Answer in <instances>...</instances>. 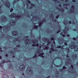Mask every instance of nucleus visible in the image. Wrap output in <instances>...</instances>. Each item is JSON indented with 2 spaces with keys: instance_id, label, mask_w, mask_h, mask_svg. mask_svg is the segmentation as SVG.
Listing matches in <instances>:
<instances>
[{
  "instance_id": "1",
  "label": "nucleus",
  "mask_w": 78,
  "mask_h": 78,
  "mask_svg": "<svg viewBox=\"0 0 78 78\" xmlns=\"http://www.w3.org/2000/svg\"><path fill=\"white\" fill-rule=\"evenodd\" d=\"M3 28V31H9L11 29V27L9 25H7L5 26H0V29L2 30Z\"/></svg>"
},
{
  "instance_id": "2",
  "label": "nucleus",
  "mask_w": 78,
  "mask_h": 78,
  "mask_svg": "<svg viewBox=\"0 0 78 78\" xmlns=\"http://www.w3.org/2000/svg\"><path fill=\"white\" fill-rule=\"evenodd\" d=\"M9 17L10 18H14V17H16V18H20L22 16L20 15H17L15 13H12L11 15L9 16Z\"/></svg>"
},
{
  "instance_id": "3",
  "label": "nucleus",
  "mask_w": 78,
  "mask_h": 78,
  "mask_svg": "<svg viewBox=\"0 0 78 78\" xmlns=\"http://www.w3.org/2000/svg\"><path fill=\"white\" fill-rule=\"evenodd\" d=\"M70 48L71 49H73L74 48V51H78V45L77 46L76 45L71 44L70 45Z\"/></svg>"
},
{
  "instance_id": "4",
  "label": "nucleus",
  "mask_w": 78,
  "mask_h": 78,
  "mask_svg": "<svg viewBox=\"0 0 78 78\" xmlns=\"http://www.w3.org/2000/svg\"><path fill=\"white\" fill-rule=\"evenodd\" d=\"M27 5V7L28 9H33V7H34V6L35 5L34 4H33L32 3H31V7H29V4L26 3Z\"/></svg>"
},
{
  "instance_id": "5",
  "label": "nucleus",
  "mask_w": 78,
  "mask_h": 78,
  "mask_svg": "<svg viewBox=\"0 0 78 78\" xmlns=\"http://www.w3.org/2000/svg\"><path fill=\"white\" fill-rule=\"evenodd\" d=\"M65 63L66 66H67L69 64H71L72 63V61L71 59H67Z\"/></svg>"
},
{
  "instance_id": "6",
  "label": "nucleus",
  "mask_w": 78,
  "mask_h": 78,
  "mask_svg": "<svg viewBox=\"0 0 78 78\" xmlns=\"http://www.w3.org/2000/svg\"><path fill=\"white\" fill-rule=\"evenodd\" d=\"M1 19L2 21H3V22H7L8 21V18L6 17L4 15H3L2 16Z\"/></svg>"
},
{
  "instance_id": "7",
  "label": "nucleus",
  "mask_w": 78,
  "mask_h": 78,
  "mask_svg": "<svg viewBox=\"0 0 78 78\" xmlns=\"http://www.w3.org/2000/svg\"><path fill=\"white\" fill-rule=\"evenodd\" d=\"M77 58H78V56H77V55L75 53H73L71 56V58L73 60H76V59H77Z\"/></svg>"
},
{
  "instance_id": "8",
  "label": "nucleus",
  "mask_w": 78,
  "mask_h": 78,
  "mask_svg": "<svg viewBox=\"0 0 78 78\" xmlns=\"http://www.w3.org/2000/svg\"><path fill=\"white\" fill-rule=\"evenodd\" d=\"M5 5L6 6H7V8H10L11 4H10V2H9L8 1H5Z\"/></svg>"
},
{
  "instance_id": "9",
  "label": "nucleus",
  "mask_w": 78,
  "mask_h": 78,
  "mask_svg": "<svg viewBox=\"0 0 78 78\" xmlns=\"http://www.w3.org/2000/svg\"><path fill=\"white\" fill-rule=\"evenodd\" d=\"M58 51V49H55L53 48L52 47L50 48V50L49 51V54H51L52 52H54V51Z\"/></svg>"
},
{
  "instance_id": "10",
  "label": "nucleus",
  "mask_w": 78,
  "mask_h": 78,
  "mask_svg": "<svg viewBox=\"0 0 78 78\" xmlns=\"http://www.w3.org/2000/svg\"><path fill=\"white\" fill-rule=\"evenodd\" d=\"M68 31H69V27L66 26L64 29L63 32L65 34H66L67 33Z\"/></svg>"
},
{
  "instance_id": "11",
  "label": "nucleus",
  "mask_w": 78,
  "mask_h": 78,
  "mask_svg": "<svg viewBox=\"0 0 78 78\" xmlns=\"http://www.w3.org/2000/svg\"><path fill=\"white\" fill-rule=\"evenodd\" d=\"M19 69L20 70H24L25 69V65L23 64L22 65L20 66H19Z\"/></svg>"
},
{
  "instance_id": "12",
  "label": "nucleus",
  "mask_w": 78,
  "mask_h": 78,
  "mask_svg": "<svg viewBox=\"0 0 78 78\" xmlns=\"http://www.w3.org/2000/svg\"><path fill=\"white\" fill-rule=\"evenodd\" d=\"M42 22H41L39 24V26L40 27H41V26H42V24H43V22H47V20L44 19L42 21Z\"/></svg>"
},
{
  "instance_id": "13",
  "label": "nucleus",
  "mask_w": 78,
  "mask_h": 78,
  "mask_svg": "<svg viewBox=\"0 0 78 78\" xmlns=\"http://www.w3.org/2000/svg\"><path fill=\"white\" fill-rule=\"evenodd\" d=\"M25 44L26 45H29L30 44V41L29 39H27L25 41Z\"/></svg>"
},
{
  "instance_id": "14",
  "label": "nucleus",
  "mask_w": 78,
  "mask_h": 78,
  "mask_svg": "<svg viewBox=\"0 0 78 78\" xmlns=\"http://www.w3.org/2000/svg\"><path fill=\"white\" fill-rule=\"evenodd\" d=\"M38 48L39 49L37 50L36 52L37 55H39L40 54V53H41V46H40Z\"/></svg>"
},
{
  "instance_id": "15",
  "label": "nucleus",
  "mask_w": 78,
  "mask_h": 78,
  "mask_svg": "<svg viewBox=\"0 0 78 78\" xmlns=\"http://www.w3.org/2000/svg\"><path fill=\"white\" fill-rule=\"evenodd\" d=\"M12 34L13 36H17L19 34V33L17 31H14L12 32Z\"/></svg>"
},
{
  "instance_id": "16",
  "label": "nucleus",
  "mask_w": 78,
  "mask_h": 78,
  "mask_svg": "<svg viewBox=\"0 0 78 78\" xmlns=\"http://www.w3.org/2000/svg\"><path fill=\"white\" fill-rule=\"evenodd\" d=\"M43 39L44 41H46L48 43L47 44V45H50V42H49V40L47 39V38L45 37H43Z\"/></svg>"
},
{
  "instance_id": "17",
  "label": "nucleus",
  "mask_w": 78,
  "mask_h": 78,
  "mask_svg": "<svg viewBox=\"0 0 78 78\" xmlns=\"http://www.w3.org/2000/svg\"><path fill=\"white\" fill-rule=\"evenodd\" d=\"M16 22V21H11L10 22V25H11V26H14Z\"/></svg>"
},
{
  "instance_id": "18",
  "label": "nucleus",
  "mask_w": 78,
  "mask_h": 78,
  "mask_svg": "<svg viewBox=\"0 0 78 78\" xmlns=\"http://www.w3.org/2000/svg\"><path fill=\"white\" fill-rule=\"evenodd\" d=\"M27 71H29L30 72V75H32L33 74V71L31 70V69L30 68L28 67L27 68Z\"/></svg>"
},
{
  "instance_id": "19",
  "label": "nucleus",
  "mask_w": 78,
  "mask_h": 78,
  "mask_svg": "<svg viewBox=\"0 0 78 78\" xmlns=\"http://www.w3.org/2000/svg\"><path fill=\"white\" fill-rule=\"evenodd\" d=\"M39 17L37 16H33L32 17V19L34 20L35 19H39Z\"/></svg>"
},
{
  "instance_id": "20",
  "label": "nucleus",
  "mask_w": 78,
  "mask_h": 78,
  "mask_svg": "<svg viewBox=\"0 0 78 78\" xmlns=\"http://www.w3.org/2000/svg\"><path fill=\"white\" fill-rule=\"evenodd\" d=\"M55 78H59V72H57L55 74Z\"/></svg>"
},
{
  "instance_id": "21",
  "label": "nucleus",
  "mask_w": 78,
  "mask_h": 78,
  "mask_svg": "<svg viewBox=\"0 0 78 78\" xmlns=\"http://www.w3.org/2000/svg\"><path fill=\"white\" fill-rule=\"evenodd\" d=\"M5 60H3V61H2V64H0V67L1 68H2L3 67V64H5Z\"/></svg>"
},
{
  "instance_id": "22",
  "label": "nucleus",
  "mask_w": 78,
  "mask_h": 78,
  "mask_svg": "<svg viewBox=\"0 0 78 78\" xmlns=\"http://www.w3.org/2000/svg\"><path fill=\"white\" fill-rule=\"evenodd\" d=\"M32 42L34 44H36L38 43V41L37 40H32Z\"/></svg>"
},
{
  "instance_id": "23",
  "label": "nucleus",
  "mask_w": 78,
  "mask_h": 78,
  "mask_svg": "<svg viewBox=\"0 0 78 78\" xmlns=\"http://www.w3.org/2000/svg\"><path fill=\"white\" fill-rule=\"evenodd\" d=\"M2 78H9L8 76L6 74H4L2 76Z\"/></svg>"
},
{
  "instance_id": "24",
  "label": "nucleus",
  "mask_w": 78,
  "mask_h": 78,
  "mask_svg": "<svg viewBox=\"0 0 78 78\" xmlns=\"http://www.w3.org/2000/svg\"><path fill=\"white\" fill-rule=\"evenodd\" d=\"M63 23H64V25H67L69 23V22L67 21L66 22L65 21V20H64L63 21Z\"/></svg>"
},
{
  "instance_id": "25",
  "label": "nucleus",
  "mask_w": 78,
  "mask_h": 78,
  "mask_svg": "<svg viewBox=\"0 0 78 78\" xmlns=\"http://www.w3.org/2000/svg\"><path fill=\"white\" fill-rule=\"evenodd\" d=\"M38 29V26L34 25V26L33 29L34 30H37Z\"/></svg>"
},
{
  "instance_id": "26",
  "label": "nucleus",
  "mask_w": 78,
  "mask_h": 78,
  "mask_svg": "<svg viewBox=\"0 0 78 78\" xmlns=\"http://www.w3.org/2000/svg\"><path fill=\"white\" fill-rule=\"evenodd\" d=\"M44 55V53H41L40 55H38V56H41V57H42L43 58H44V56L42 55Z\"/></svg>"
},
{
  "instance_id": "27",
  "label": "nucleus",
  "mask_w": 78,
  "mask_h": 78,
  "mask_svg": "<svg viewBox=\"0 0 78 78\" xmlns=\"http://www.w3.org/2000/svg\"><path fill=\"white\" fill-rule=\"evenodd\" d=\"M13 68V65L11 64H9V68L12 69Z\"/></svg>"
},
{
  "instance_id": "28",
  "label": "nucleus",
  "mask_w": 78,
  "mask_h": 78,
  "mask_svg": "<svg viewBox=\"0 0 78 78\" xmlns=\"http://www.w3.org/2000/svg\"><path fill=\"white\" fill-rule=\"evenodd\" d=\"M66 50L67 51V53H70V49H69V48H67L66 49Z\"/></svg>"
},
{
  "instance_id": "29",
  "label": "nucleus",
  "mask_w": 78,
  "mask_h": 78,
  "mask_svg": "<svg viewBox=\"0 0 78 78\" xmlns=\"http://www.w3.org/2000/svg\"><path fill=\"white\" fill-rule=\"evenodd\" d=\"M63 5L64 6H69L70 4H69V3H66V4H63Z\"/></svg>"
},
{
  "instance_id": "30",
  "label": "nucleus",
  "mask_w": 78,
  "mask_h": 78,
  "mask_svg": "<svg viewBox=\"0 0 78 78\" xmlns=\"http://www.w3.org/2000/svg\"><path fill=\"white\" fill-rule=\"evenodd\" d=\"M20 0H17V1L14 0L13 2V5H15V3H16V2H19V1H20Z\"/></svg>"
},
{
  "instance_id": "31",
  "label": "nucleus",
  "mask_w": 78,
  "mask_h": 78,
  "mask_svg": "<svg viewBox=\"0 0 78 78\" xmlns=\"http://www.w3.org/2000/svg\"><path fill=\"white\" fill-rule=\"evenodd\" d=\"M48 46H45V48H44V50H48Z\"/></svg>"
},
{
  "instance_id": "32",
  "label": "nucleus",
  "mask_w": 78,
  "mask_h": 78,
  "mask_svg": "<svg viewBox=\"0 0 78 78\" xmlns=\"http://www.w3.org/2000/svg\"><path fill=\"white\" fill-rule=\"evenodd\" d=\"M58 41H59V42H60V43L61 42V41H62V38H59Z\"/></svg>"
},
{
  "instance_id": "33",
  "label": "nucleus",
  "mask_w": 78,
  "mask_h": 78,
  "mask_svg": "<svg viewBox=\"0 0 78 78\" xmlns=\"http://www.w3.org/2000/svg\"><path fill=\"white\" fill-rule=\"evenodd\" d=\"M11 37L9 36L7 37V39L8 40H11Z\"/></svg>"
},
{
  "instance_id": "34",
  "label": "nucleus",
  "mask_w": 78,
  "mask_h": 78,
  "mask_svg": "<svg viewBox=\"0 0 78 78\" xmlns=\"http://www.w3.org/2000/svg\"><path fill=\"white\" fill-rule=\"evenodd\" d=\"M56 59H61V58L59 57H56L55 58V60Z\"/></svg>"
},
{
  "instance_id": "35",
  "label": "nucleus",
  "mask_w": 78,
  "mask_h": 78,
  "mask_svg": "<svg viewBox=\"0 0 78 78\" xmlns=\"http://www.w3.org/2000/svg\"><path fill=\"white\" fill-rule=\"evenodd\" d=\"M62 66V64L61 65H60L59 66H57V67H61V66Z\"/></svg>"
},
{
  "instance_id": "36",
  "label": "nucleus",
  "mask_w": 78,
  "mask_h": 78,
  "mask_svg": "<svg viewBox=\"0 0 78 78\" xmlns=\"http://www.w3.org/2000/svg\"><path fill=\"white\" fill-rule=\"evenodd\" d=\"M51 41H55V37H51Z\"/></svg>"
},
{
  "instance_id": "37",
  "label": "nucleus",
  "mask_w": 78,
  "mask_h": 78,
  "mask_svg": "<svg viewBox=\"0 0 78 78\" xmlns=\"http://www.w3.org/2000/svg\"><path fill=\"white\" fill-rule=\"evenodd\" d=\"M10 51L11 52V54H12L13 55H14V52H13L12 51Z\"/></svg>"
},
{
  "instance_id": "38",
  "label": "nucleus",
  "mask_w": 78,
  "mask_h": 78,
  "mask_svg": "<svg viewBox=\"0 0 78 78\" xmlns=\"http://www.w3.org/2000/svg\"><path fill=\"white\" fill-rule=\"evenodd\" d=\"M53 13H52L51 15L50 16H49V17L50 18H52V17H53Z\"/></svg>"
},
{
  "instance_id": "39",
  "label": "nucleus",
  "mask_w": 78,
  "mask_h": 78,
  "mask_svg": "<svg viewBox=\"0 0 78 78\" xmlns=\"http://www.w3.org/2000/svg\"><path fill=\"white\" fill-rule=\"evenodd\" d=\"M10 62H11V60H8L6 61V63H10Z\"/></svg>"
},
{
  "instance_id": "40",
  "label": "nucleus",
  "mask_w": 78,
  "mask_h": 78,
  "mask_svg": "<svg viewBox=\"0 0 78 78\" xmlns=\"http://www.w3.org/2000/svg\"><path fill=\"white\" fill-rule=\"evenodd\" d=\"M71 8L72 9H75V6L74 5H73L71 6Z\"/></svg>"
},
{
  "instance_id": "41",
  "label": "nucleus",
  "mask_w": 78,
  "mask_h": 78,
  "mask_svg": "<svg viewBox=\"0 0 78 78\" xmlns=\"http://www.w3.org/2000/svg\"><path fill=\"white\" fill-rule=\"evenodd\" d=\"M71 67L72 69H73V65L72 64L71 65Z\"/></svg>"
},
{
  "instance_id": "42",
  "label": "nucleus",
  "mask_w": 78,
  "mask_h": 78,
  "mask_svg": "<svg viewBox=\"0 0 78 78\" xmlns=\"http://www.w3.org/2000/svg\"><path fill=\"white\" fill-rule=\"evenodd\" d=\"M63 70H64V69H59V71L60 72H62V71H63Z\"/></svg>"
},
{
  "instance_id": "43",
  "label": "nucleus",
  "mask_w": 78,
  "mask_h": 78,
  "mask_svg": "<svg viewBox=\"0 0 78 78\" xmlns=\"http://www.w3.org/2000/svg\"><path fill=\"white\" fill-rule=\"evenodd\" d=\"M57 48H61V46H58L57 47Z\"/></svg>"
},
{
  "instance_id": "44",
  "label": "nucleus",
  "mask_w": 78,
  "mask_h": 78,
  "mask_svg": "<svg viewBox=\"0 0 78 78\" xmlns=\"http://www.w3.org/2000/svg\"><path fill=\"white\" fill-rule=\"evenodd\" d=\"M61 11L62 12H64V9L62 8V9H61Z\"/></svg>"
},
{
  "instance_id": "45",
  "label": "nucleus",
  "mask_w": 78,
  "mask_h": 78,
  "mask_svg": "<svg viewBox=\"0 0 78 78\" xmlns=\"http://www.w3.org/2000/svg\"><path fill=\"white\" fill-rule=\"evenodd\" d=\"M72 23L73 25H75V22L74 21H73L72 22Z\"/></svg>"
},
{
  "instance_id": "46",
  "label": "nucleus",
  "mask_w": 78,
  "mask_h": 78,
  "mask_svg": "<svg viewBox=\"0 0 78 78\" xmlns=\"http://www.w3.org/2000/svg\"><path fill=\"white\" fill-rule=\"evenodd\" d=\"M37 57V55L36 54H35L34 57H33V58H36Z\"/></svg>"
},
{
  "instance_id": "47",
  "label": "nucleus",
  "mask_w": 78,
  "mask_h": 78,
  "mask_svg": "<svg viewBox=\"0 0 78 78\" xmlns=\"http://www.w3.org/2000/svg\"><path fill=\"white\" fill-rule=\"evenodd\" d=\"M59 15H58L57 16H56V19H58V18H59Z\"/></svg>"
},
{
  "instance_id": "48",
  "label": "nucleus",
  "mask_w": 78,
  "mask_h": 78,
  "mask_svg": "<svg viewBox=\"0 0 78 78\" xmlns=\"http://www.w3.org/2000/svg\"><path fill=\"white\" fill-rule=\"evenodd\" d=\"M36 46L37 47H39V44H35Z\"/></svg>"
},
{
  "instance_id": "49",
  "label": "nucleus",
  "mask_w": 78,
  "mask_h": 78,
  "mask_svg": "<svg viewBox=\"0 0 78 78\" xmlns=\"http://www.w3.org/2000/svg\"><path fill=\"white\" fill-rule=\"evenodd\" d=\"M60 32H61V30H59L57 32V34H58V33H60Z\"/></svg>"
},
{
  "instance_id": "50",
  "label": "nucleus",
  "mask_w": 78,
  "mask_h": 78,
  "mask_svg": "<svg viewBox=\"0 0 78 78\" xmlns=\"http://www.w3.org/2000/svg\"><path fill=\"white\" fill-rule=\"evenodd\" d=\"M63 69H66V67L65 66H63Z\"/></svg>"
},
{
  "instance_id": "51",
  "label": "nucleus",
  "mask_w": 78,
  "mask_h": 78,
  "mask_svg": "<svg viewBox=\"0 0 78 78\" xmlns=\"http://www.w3.org/2000/svg\"><path fill=\"white\" fill-rule=\"evenodd\" d=\"M12 11H13V8H12L10 9V12H12Z\"/></svg>"
},
{
  "instance_id": "52",
  "label": "nucleus",
  "mask_w": 78,
  "mask_h": 78,
  "mask_svg": "<svg viewBox=\"0 0 78 78\" xmlns=\"http://www.w3.org/2000/svg\"><path fill=\"white\" fill-rule=\"evenodd\" d=\"M73 40H74V41H76V39L75 37H73Z\"/></svg>"
},
{
  "instance_id": "53",
  "label": "nucleus",
  "mask_w": 78,
  "mask_h": 78,
  "mask_svg": "<svg viewBox=\"0 0 78 78\" xmlns=\"http://www.w3.org/2000/svg\"><path fill=\"white\" fill-rule=\"evenodd\" d=\"M66 57L67 58H69V54H67V55L66 56Z\"/></svg>"
},
{
  "instance_id": "54",
  "label": "nucleus",
  "mask_w": 78,
  "mask_h": 78,
  "mask_svg": "<svg viewBox=\"0 0 78 78\" xmlns=\"http://www.w3.org/2000/svg\"><path fill=\"white\" fill-rule=\"evenodd\" d=\"M27 2H28V3H31V1H30L29 0H28L27 1Z\"/></svg>"
},
{
  "instance_id": "55",
  "label": "nucleus",
  "mask_w": 78,
  "mask_h": 78,
  "mask_svg": "<svg viewBox=\"0 0 78 78\" xmlns=\"http://www.w3.org/2000/svg\"><path fill=\"white\" fill-rule=\"evenodd\" d=\"M69 25H70V24H72V21H69Z\"/></svg>"
},
{
  "instance_id": "56",
  "label": "nucleus",
  "mask_w": 78,
  "mask_h": 78,
  "mask_svg": "<svg viewBox=\"0 0 78 78\" xmlns=\"http://www.w3.org/2000/svg\"><path fill=\"white\" fill-rule=\"evenodd\" d=\"M32 46L33 47H36V44H33L32 45Z\"/></svg>"
},
{
  "instance_id": "57",
  "label": "nucleus",
  "mask_w": 78,
  "mask_h": 78,
  "mask_svg": "<svg viewBox=\"0 0 78 78\" xmlns=\"http://www.w3.org/2000/svg\"><path fill=\"white\" fill-rule=\"evenodd\" d=\"M4 48L5 49V50H6L7 49V47H6V46L4 47Z\"/></svg>"
},
{
  "instance_id": "58",
  "label": "nucleus",
  "mask_w": 78,
  "mask_h": 78,
  "mask_svg": "<svg viewBox=\"0 0 78 78\" xmlns=\"http://www.w3.org/2000/svg\"><path fill=\"white\" fill-rule=\"evenodd\" d=\"M65 2H66V3H67L68 2H69V0H65Z\"/></svg>"
},
{
  "instance_id": "59",
  "label": "nucleus",
  "mask_w": 78,
  "mask_h": 78,
  "mask_svg": "<svg viewBox=\"0 0 78 78\" xmlns=\"http://www.w3.org/2000/svg\"><path fill=\"white\" fill-rule=\"evenodd\" d=\"M18 42H21V41H22V40H20V39H19L18 40Z\"/></svg>"
},
{
  "instance_id": "60",
  "label": "nucleus",
  "mask_w": 78,
  "mask_h": 78,
  "mask_svg": "<svg viewBox=\"0 0 78 78\" xmlns=\"http://www.w3.org/2000/svg\"><path fill=\"white\" fill-rule=\"evenodd\" d=\"M56 9L58 10V11H60V9L58 7H57Z\"/></svg>"
},
{
  "instance_id": "61",
  "label": "nucleus",
  "mask_w": 78,
  "mask_h": 78,
  "mask_svg": "<svg viewBox=\"0 0 78 78\" xmlns=\"http://www.w3.org/2000/svg\"><path fill=\"white\" fill-rule=\"evenodd\" d=\"M64 44L65 45H66V46L67 45V43L65 42Z\"/></svg>"
},
{
  "instance_id": "62",
  "label": "nucleus",
  "mask_w": 78,
  "mask_h": 78,
  "mask_svg": "<svg viewBox=\"0 0 78 78\" xmlns=\"http://www.w3.org/2000/svg\"><path fill=\"white\" fill-rule=\"evenodd\" d=\"M73 11V10L72 9L70 10V13H72V12Z\"/></svg>"
},
{
  "instance_id": "63",
  "label": "nucleus",
  "mask_w": 78,
  "mask_h": 78,
  "mask_svg": "<svg viewBox=\"0 0 78 78\" xmlns=\"http://www.w3.org/2000/svg\"><path fill=\"white\" fill-rule=\"evenodd\" d=\"M54 22H57V20L56 19H55L54 20Z\"/></svg>"
},
{
  "instance_id": "64",
  "label": "nucleus",
  "mask_w": 78,
  "mask_h": 78,
  "mask_svg": "<svg viewBox=\"0 0 78 78\" xmlns=\"http://www.w3.org/2000/svg\"><path fill=\"white\" fill-rule=\"evenodd\" d=\"M72 2H76V1L75 0H72Z\"/></svg>"
}]
</instances>
